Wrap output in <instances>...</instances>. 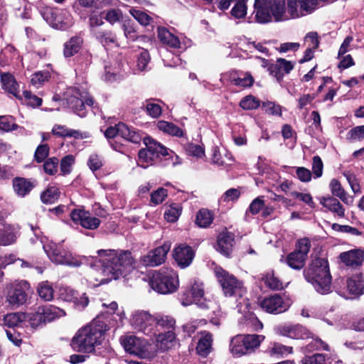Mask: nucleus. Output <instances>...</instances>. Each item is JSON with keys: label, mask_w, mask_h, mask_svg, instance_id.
Listing matches in <instances>:
<instances>
[{"label": "nucleus", "mask_w": 364, "mask_h": 364, "mask_svg": "<svg viewBox=\"0 0 364 364\" xmlns=\"http://www.w3.org/2000/svg\"><path fill=\"white\" fill-rule=\"evenodd\" d=\"M97 254L100 266L92 272V277L97 282L95 285L117 279L134 269V259L129 251L100 250Z\"/></svg>", "instance_id": "1"}, {"label": "nucleus", "mask_w": 364, "mask_h": 364, "mask_svg": "<svg viewBox=\"0 0 364 364\" xmlns=\"http://www.w3.org/2000/svg\"><path fill=\"white\" fill-rule=\"evenodd\" d=\"M304 275L318 293L326 294L331 291V276L328 261L325 258L313 259Z\"/></svg>", "instance_id": "2"}, {"label": "nucleus", "mask_w": 364, "mask_h": 364, "mask_svg": "<svg viewBox=\"0 0 364 364\" xmlns=\"http://www.w3.org/2000/svg\"><path fill=\"white\" fill-rule=\"evenodd\" d=\"M94 321L79 329L71 341L72 348L79 352L92 353L96 346L100 345L105 330Z\"/></svg>", "instance_id": "3"}, {"label": "nucleus", "mask_w": 364, "mask_h": 364, "mask_svg": "<svg viewBox=\"0 0 364 364\" xmlns=\"http://www.w3.org/2000/svg\"><path fill=\"white\" fill-rule=\"evenodd\" d=\"M214 272L222 287L224 295L235 299L238 304L237 306L241 305L245 301L242 297L246 293L242 282L220 267H215Z\"/></svg>", "instance_id": "4"}, {"label": "nucleus", "mask_w": 364, "mask_h": 364, "mask_svg": "<svg viewBox=\"0 0 364 364\" xmlns=\"http://www.w3.org/2000/svg\"><path fill=\"white\" fill-rule=\"evenodd\" d=\"M149 285L152 289L160 294H171L179 287L178 274L168 268L154 271L150 277Z\"/></svg>", "instance_id": "5"}, {"label": "nucleus", "mask_w": 364, "mask_h": 364, "mask_svg": "<svg viewBox=\"0 0 364 364\" xmlns=\"http://www.w3.org/2000/svg\"><path fill=\"white\" fill-rule=\"evenodd\" d=\"M43 249L51 262L56 264L77 267L87 260L85 257L74 255L60 244H47L43 245Z\"/></svg>", "instance_id": "6"}, {"label": "nucleus", "mask_w": 364, "mask_h": 364, "mask_svg": "<svg viewBox=\"0 0 364 364\" xmlns=\"http://www.w3.org/2000/svg\"><path fill=\"white\" fill-rule=\"evenodd\" d=\"M120 341L127 352L141 358L151 359L156 355L154 344L149 343L144 339L134 336H125L120 338Z\"/></svg>", "instance_id": "7"}, {"label": "nucleus", "mask_w": 364, "mask_h": 364, "mask_svg": "<svg viewBox=\"0 0 364 364\" xmlns=\"http://www.w3.org/2000/svg\"><path fill=\"white\" fill-rule=\"evenodd\" d=\"M144 143L146 148L138 154V164L143 168L152 165L161 156L168 155L166 147L150 137L144 138Z\"/></svg>", "instance_id": "8"}, {"label": "nucleus", "mask_w": 364, "mask_h": 364, "mask_svg": "<svg viewBox=\"0 0 364 364\" xmlns=\"http://www.w3.org/2000/svg\"><path fill=\"white\" fill-rule=\"evenodd\" d=\"M65 98L70 108L80 117L86 115L85 106H92L93 100L85 90L75 87L68 88L65 93Z\"/></svg>", "instance_id": "9"}, {"label": "nucleus", "mask_w": 364, "mask_h": 364, "mask_svg": "<svg viewBox=\"0 0 364 364\" xmlns=\"http://www.w3.org/2000/svg\"><path fill=\"white\" fill-rule=\"evenodd\" d=\"M65 98L70 108L80 117L86 115L85 106H92L93 100L85 90L75 87L68 88L65 93Z\"/></svg>", "instance_id": "10"}, {"label": "nucleus", "mask_w": 364, "mask_h": 364, "mask_svg": "<svg viewBox=\"0 0 364 364\" xmlns=\"http://www.w3.org/2000/svg\"><path fill=\"white\" fill-rule=\"evenodd\" d=\"M43 15L46 21L56 29L65 30L73 24L71 15L66 10L48 9Z\"/></svg>", "instance_id": "11"}, {"label": "nucleus", "mask_w": 364, "mask_h": 364, "mask_svg": "<svg viewBox=\"0 0 364 364\" xmlns=\"http://www.w3.org/2000/svg\"><path fill=\"white\" fill-rule=\"evenodd\" d=\"M130 324L134 329L150 335L156 326V319L146 311H136L131 316Z\"/></svg>", "instance_id": "12"}, {"label": "nucleus", "mask_w": 364, "mask_h": 364, "mask_svg": "<svg viewBox=\"0 0 364 364\" xmlns=\"http://www.w3.org/2000/svg\"><path fill=\"white\" fill-rule=\"evenodd\" d=\"M291 306L290 301L279 294L265 297L259 302V306L269 314H281L286 311Z\"/></svg>", "instance_id": "13"}, {"label": "nucleus", "mask_w": 364, "mask_h": 364, "mask_svg": "<svg viewBox=\"0 0 364 364\" xmlns=\"http://www.w3.org/2000/svg\"><path fill=\"white\" fill-rule=\"evenodd\" d=\"M107 139H113L120 136L123 139L132 143H139L141 140V135L134 129H131L124 123H119L114 127H108L105 132Z\"/></svg>", "instance_id": "14"}, {"label": "nucleus", "mask_w": 364, "mask_h": 364, "mask_svg": "<svg viewBox=\"0 0 364 364\" xmlns=\"http://www.w3.org/2000/svg\"><path fill=\"white\" fill-rule=\"evenodd\" d=\"M204 294L203 284L198 281H194L185 291L183 294L185 298L181 299V304L183 306H187L192 303H196L201 308H207L208 306L204 302H200V299L203 298Z\"/></svg>", "instance_id": "15"}, {"label": "nucleus", "mask_w": 364, "mask_h": 364, "mask_svg": "<svg viewBox=\"0 0 364 364\" xmlns=\"http://www.w3.org/2000/svg\"><path fill=\"white\" fill-rule=\"evenodd\" d=\"M171 244L165 242L163 245L158 247L140 259V262L145 267H156L165 262L166 255L170 250Z\"/></svg>", "instance_id": "16"}, {"label": "nucleus", "mask_w": 364, "mask_h": 364, "mask_svg": "<svg viewBox=\"0 0 364 364\" xmlns=\"http://www.w3.org/2000/svg\"><path fill=\"white\" fill-rule=\"evenodd\" d=\"M30 285L26 281L16 282L11 285L7 294V301L12 306L24 304L27 299V294Z\"/></svg>", "instance_id": "17"}, {"label": "nucleus", "mask_w": 364, "mask_h": 364, "mask_svg": "<svg viewBox=\"0 0 364 364\" xmlns=\"http://www.w3.org/2000/svg\"><path fill=\"white\" fill-rule=\"evenodd\" d=\"M318 0H287L289 12L292 18H299L312 13L316 8Z\"/></svg>", "instance_id": "18"}, {"label": "nucleus", "mask_w": 364, "mask_h": 364, "mask_svg": "<svg viewBox=\"0 0 364 364\" xmlns=\"http://www.w3.org/2000/svg\"><path fill=\"white\" fill-rule=\"evenodd\" d=\"M60 298L74 304L76 308L84 309L88 305L89 299L85 293H79L68 287H63L59 290Z\"/></svg>", "instance_id": "19"}, {"label": "nucleus", "mask_w": 364, "mask_h": 364, "mask_svg": "<svg viewBox=\"0 0 364 364\" xmlns=\"http://www.w3.org/2000/svg\"><path fill=\"white\" fill-rule=\"evenodd\" d=\"M267 4L275 21H282L293 18L289 12V5L286 7L285 0H268Z\"/></svg>", "instance_id": "20"}, {"label": "nucleus", "mask_w": 364, "mask_h": 364, "mask_svg": "<svg viewBox=\"0 0 364 364\" xmlns=\"http://www.w3.org/2000/svg\"><path fill=\"white\" fill-rule=\"evenodd\" d=\"M280 335L294 339H307L311 337V333L305 327L299 325H284L279 327Z\"/></svg>", "instance_id": "21"}, {"label": "nucleus", "mask_w": 364, "mask_h": 364, "mask_svg": "<svg viewBox=\"0 0 364 364\" xmlns=\"http://www.w3.org/2000/svg\"><path fill=\"white\" fill-rule=\"evenodd\" d=\"M173 257L178 266L182 268L191 264L194 257V252L191 247L180 245L174 249Z\"/></svg>", "instance_id": "22"}, {"label": "nucleus", "mask_w": 364, "mask_h": 364, "mask_svg": "<svg viewBox=\"0 0 364 364\" xmlns=\"http://www.w3.org/2000/svg\"><path fill=\"white\" fill-rule=\"evenodd\" d=\"M234 236L228 231L221 232L218 236L216 250L221 254L229 256L233 246Z\"/></svg>", "instance_id": "23"}, {"label": "nucleus", "mask_w": 364, "mask_h": 364, "mask_svg": "<svg viewBox=\"0 0 364 364\" xmlns=\"http://www.w3.org/2000/svg\"><path fill=\"white\" fill-rule=\"evenodd\" d=\"M294 67V64L284 58H278L274 65H272L269 70L270 74L276 77L277 80L283 78L284 73H289Z\"/></svg>", "instance_id": "24"}, {"label": "nucleus", "mask_w": 364, "mask_h": 364, "mask_svg": "<svg viewBox=\"0 0 364 364\" xmlns=\"http://www.w3.org/2000/svg\"><path fill=\"white\" fill-rule=\"evenodd\" d=\"M341 262L347 266H358L363 261V252L359 250H352L340 254Z\"/></svg>", "instance_id": "25"}, {"label": "nucleus", "mask_w": 364, "mask_h": 364, "mask_svg": "<svg viewBox=\"0 0 364 364\" xmlns=\"http://www.w3.org/2000/svg\"><path fill=\"white\" fill-rule=\"evenodd\" d=\"M1 80L4 90L12 94L16 98L21 100H23L21 95L19 94L18 85L11 75L9 73L1 74Z\"/></svg>", "instance_id": "26"}, {"label": "nucleus", "mask_w": 364, "mask_h": 364, "mask_svg": "<svg viewBox=\"0 0 364 364\" xmlns=\"http://www.w3.org/2000/svg\"><path fill=\"white\" fill-rule=\"evenodd\" d=\"M321 204L339 218L345 216V209L341 203L335 198H322L320 200Z\"/></svg>", "instance_id": "27"}, {"label": "nucleus", "mask_w": 364, "mask_h": 364, "mask_svg": "<svg viewBox=\"0 0 364 364\" xmlns=\"http://www.w3.org/2000/svg\"><path fill=\"white\" fill-rule=\"evenodd\" d=\"M243 335H237L233 337L230 343V351L235 357L249 354L245 346V341Z\"/></svg>", "instance_id": "28"}, {"label": "nucleus", "mask_w": 364, "mask_h": 364, "mask_svg": "<svg viewBox=\"0 0 364 364\" xmlns=\"http://www.w3.org/2000/svg\"><path fill=\"white\" fill-rule=\"evenodd\" d=\"M212 343V334L207 331L202 332L196 347L197 353L203 357H206L211 352Z\"/></svg>", "instance_id": "29"}, {"label": "nucleus", "mask_w": 364, "mask_h": 364, "mask_svg": "<svg viewBox=\"0 0 364 364\" xmlns=\"http://www.w3.org/2000/svg\"><path fill=\"white\" fill-rule=\"evenodd\" d=\"M52 133L55 136L63 138L74 137L75 139H83L87 137L85 133H81L77 130L71 129L60 124H55L52 129Z\"/></svg>", "instance_id": "30"}, {"label": "nucleus", "mask_w": 364, "mask_h": 364, "mask_svg": "<svg viewBox=\"0 0 364 364\" xmlns=\"http://www.w3.org/2000/svg\"><path fill=\"white\" fill-rule=\"evenodd\" d=\"M175 340V333L173 331L169 330L165 333H159L156 340L155 349L156 348L161 350H166L171 348L173 342Z\"/></svg>", "instance_id": "31"}, {"label": "nucleus", "mask_w": 364, "mask_h": 364, "mask_svg": "<svg viewBox=\"0 0 364 364\" xmlns=\"http://www.w3.org/2000/svg\"><path fill=\"white\" fill-rule=\"evenodd\" d=\"M158 38L163 43L171 48H181V42L178 38L165 28H158Z\"/></svg>", "instance_id": "32"}, {"label": "nucleus", "mask_w": 364, "mask_h": 364, "mask_svg": "<svg viewBox=\"0 0 364 364\" xmlns=\"http://www.w3.org/2000/svg\"><path fill=\"white\" fill-rule=\"evenodd\" d=\"M89 212L85 211L83 209H74L70 213V218L72 220L76 223L80 224L82 227L87 229H95V227L97 223L96 220H92V225L88 224L85 222Z\"/></svg>", "instance_id": "33"}, {"label": "nucleus", "mask_w": 364, "mask_h": 364, "mask_svg": "<svg viewBox=\"0 0 364 364\" xmlns=\"http://www.w3.org/2000/svg\"><path fill=\"white\" fill-rule=\"evenodd\" d=\"M347 289L350 294L359 296L363 294L364 281L360 274H355L350 277L347 281Z\"/></svg>", "instance_id": "34"}, {"label": "nucleus", "mask_w": 364, "mask_h": 364, "mask_svg": "<svg viewBox=\"0 0 364 364\" xmlns=\"http://www.w3.org/2000/svg\"><path fill=\"white\" fill-rule=\"evenodd\" d=\"M16 240V232L11 225L0 227V245L6 246L13 244Z\"/></svg>", "instance_id": "35"}, {"label": "nucleus", "mask_w": 364, "mask_h": 364, "mask_svg": "<svg viewBox=\"0 0 364 364\" xmlns=\"http://www.w3.org/2000/svg\"><path fill=\"white\" fill-rule=\"evenodd\" d=\"M3 321L4 324L9 327L25 326H26V314L23 312L8 314Z\"/></svg>", "instance_id": "36"}, {"label": "nucleus", "mask_w": 364, "mask_h": 364, "mask_svg": "<svg viewBox=\"0 0 364 364\" xmlns=\"http://www.w3.org/2000/svg\"><path fill=\"white\" fill-rule=\"evenodd\" d=\"M13 187L18 196L24 197L32 190L34 184L23 178H16L13 181Z\"/></svg>", "instance_id": "37"}, {"label": "nucleus", "mask_w": 364, "mask_h": 364, "mask_svg": "<svg viewBox=\"0 0 364 364\" xmlns=\"http://www.w3.org/2000/svg\"><path fill=\"white\" fill-rule=\"evenodd\" d=\"M41 314H43L45 322H50L55 318H60L65 315L63 309H60L55 306H40Z\"/></svg>", "instance_id": "38"}, {"label": "nucleus", "mask_w": 364, "mask_h": 364, "mask_svg": "<svg viewBox=\"0 0 364 364\" xmlns=\"http://www.w3.org/2000/svg\"><path fill=\"white\" fill-rule=\"evenodd\" d=\"M212 163L219 166H230L233 162L232 154L228 151L220 153L218 148L213 150Z\"/></svg>", "instance_id": "39"}, {"label": "nucleus", "mask_w": 364, "mask_h": 364, "mask_svg": "<svg viewBox=\"0 0 364 364\" xmlns=\"http://www.w3.org/2000/svg\"><path fill=\"white\" fill-rule=\"evenodd\" d=\"M157 127L160 131L172 136H181L183 135V130L171 122L159 121Z\"/></svg>", "instance_id": "40"}, {"label": "nucleus", "mask_w": 364, "mask_h": 364, "mask_svg": "<svg viewBox=\"0 0 364 364\" xmlns=\"http://www.w3.org/2000/svg\"><path fill=\"white\" fill-rule=\"evenodd\" d=\"M41 309L39 306L35 312L26 314V326L29 325L31 327L35 328L45 323L46 322L43 314H41Z\"/></svg>", "instance_id": "41"}, {"label": "nucleus", "mask_w": 364, "mask_h": 364, "mask_svg": "<svg viewBox=\"0 0 364 364\" xmlns=\"http://www.w3.org/2000/svg\"><path fill=\"white\" fill-rule=\"evenodd\" d=\"M182 208L180 204L172 203L166 206L164 211V218L170 223L176 222L181 214Z\"/></svg>", "instance_id": "42"}, {"label": "nucleus", "mask_w": 364, "mask_h": 364, "mask_svg": "<svg viewBox=\"0 0 364 364\" xmlns=\"http://www.w3.org/2000/svg\"><path fill=\"white\" fill-rule=\"evenodd\" d=\"M82 40L79 37H73L65 44L64 55L70 57L77 53L81 47Z\"/></svg>", "instance_id": "43"}, {"label": "nucleus", "mask_w": 364, "mask_h": 364, "mask_svg": "<svg viewBox=\"0 0 364 364\" xmlns=\"http://www.w3.org/2000/svg\"><path fill=\"white\" fill-rule=\"evenodd\" d=\"M213 220V215L207 209L200 210L196 218V223L200 228L208 227Z\"/></svg>", "instance_id": "44"}, {"label": "nucleus", "mask_w": 364, "mask_h": 364, "mask_svg": "<svg viewBox=\"0 0 364 364\" xmlns=\"http://www.w3.org/2000/svg\"><path fill=\"white\" fill-rule=\"evenodd\" d=\"M255 8V18L257 22L264 23L271 21L272 16L267 4H260Z\"/></svg>", "instance_id": "45"}, {"label": "nucleus", "mask_w": 364, "mask_h": 364, "mask_svg": "<svg viewBox=\"0 0 364 364\" xmlns=\"http://www.w3.org/2000/svg\"><path fill=\"white\" fill-rule=\"evenodd\" d=\"M268 353L271 356L283 357L292 353V348L279 343H274L269 347Z\"/></svg>", "instance_id": "46"}, {"label": "nucleus", "mask_w": 364, "mask_h": 364, "mask_svg": "<svg viewBox=\"0 0 364 364\" xmlns=\"http://www.w3.org/2000/svg\"><path fill=\"white\" fill-rule=\"evenodd\" d=\"M244 338L248 353H251L260 346V343L264 339V336L262 335L248 334L244 336Z\"/></svg>", "instance_id": "47"}, {"label": "nucleus", "mask_w": 364, "mask_h": 364, "mask_svg": "<svg viewBox=\"0 0 364 364\" xmlns=\"http://www.w3.org/2000/svg\"><path fill=\"white\" fill-rule=\"evenodd\" d=\"M38 294L44 301H48L53 299L54 291L52 285L47 281L42 282L38 284Z\"/></svg>", "instance_id": "48"}, {"label": "nucleus", "mask_w": 364, "mask_h": 364, "mask_svg": "<svg viewBox=\"0 0 364 364\" xmlns=\"http://www.w3.org/2000/svg\"><path fill=\"white\" fill-rule=\"evenodd\" d=\"M306 259L304 256L294 251L288 255L287 262L291 268L301 269L304 266Z\"/></svg>", "instance_id": "49"}, {"label": "nucleus", "mask_w": 364, "mask_h": 364, "mask_svg": "<svg viewBox=\"0 0 364 364\" xmlns=\"http://www.w3.org/2000/svg\"><path fill=\"white\" fill-rule=\"evenodd\" d=\"M94 34L96 38L105 46L115 43L116 36L112 31L98 30L94 31Z\"/></svg>", "instance_id": "50"}, {"label": "nucleus", "mask_w": 364, "mask_h": 364, "mask_svg": "<svg viewBox=\"0 0 364 364\" xmlns=\"http://www.w3.org/2000/svg\"><path fill=\"white\" fill-rule=\"evenodd\" d=\"M59 194V190L56 186H49L41 193V198L44 203H53L58 200Z\"/></svg>", "instance_id": "51"}, {"label": "nucleus", "mask_w": 364, "mask_h": 364, "mask_svg": "<svg viewBox=\"0 0 364 364\" xmlns=\"http://www.w3.org/2000/svg\"><path fill=\"white\" fill-rule=\"evenodd\" d=\"M247 0H236L231 10V14L237 18H244L247 14L246 2Z\"/></svg>", "instance_id": "52"}, {"label": "nucleus", "mask_w": 364, "mask_h": 364, "mask_svg": "<svg viewBox=\"0 0 364 364\" xmlns=\"http://www.w3.org/2000/svg\"><path fill=\"white\" fill-rule=\"evenodd\" d=\"M129 14L142 26H146L150 24L152 18L143 11L131 9Z\"/></svg>", "instance_id": "53"}, {"label": "nucleus", "mask_w": 364, "mask_h": 364, "mask_svg": "<svg viewBox=\"0 0 364 364\" xmlns=\"http://www.w3.org/2000/svg\"><path fill=\"white\" fill-rule=\"evenodd\" d=\"M263 279L266 286L272 290H280L283 289L282 282L275 277L273 273H267Z\"/></svg>", "instance_id": "54"}, {"label": "nucleus", "mask_w": 364, "mask_h": 364, "mask_svg": "<svg viewBox=\"0 0 364 364\" xmlns=\"http://www.w3.org/2000/svg\"><path fill=\"white\" fill-rule=\"evenodd\" d=\"M253 82L254 79L250 73H245L237 77L231 79V82L233 85L242 87H250Z\"/></svg>", "instance_id": "55"}, {"label": "nucleus", "mask_w": 364, "mask_h": 364, "mask_svg": "<svg viewBox=\"0 0 364 364\" xmlns=\"http://www.w3.org/2000/svg\"><path fill=\"white\" fill-rule=\"evenodd\" d=\"M103 14L105 15L104 18L112 25L119 22L122 18V13L119 9H109L105 11Z\"/></svg>", "instance_id": "56"}, {"label": "nucleus", "mask_w": 364, "mask_h": 364, "mask_svg": "<svg viewBox=\"0 0 364 364\" xmlns=\"http://www.w3.org/2000/svg\"><path fill=\"white\" fill-rule=\"evenodd\" d=\"M240 106L243 109H255L259 106V101L253 95H247L242 99Z\"/></svg>", "instance_id": "57"}, {"label": "nucleus", "mask_w": 364, "mask_h": 364, "mask_svg": "<svg viewBox=\"0 0 364 364\" xmlns=\"http://www.w3.org/2000/svg\"><path fill=\"white\" fill-rule=\"evenodd\" d=\"M150 60L149 52L145 49H141L137 57L136 67L138 70L144 71Z\"/></svg>", "instance_id": "58"}, {"label": "nucleus", "mask_w": 364, "mask_h": 364, "mask_svg": "<svg viewBox=\"0 0 364 364\" xmlns=\"http://www.w3.org/2000/svg\"><path fill=\"white\" fill-rule=\"evenodd\" d=\"M156 325L161 326L164 328L168 329V331L174 328L176 321L170 316H161L159 318H155Z\"/></svg>", "instance_id": "59"}, {"label": "nucleus", "mask_w": 364, "mask_h": 364, "mask_svg": "<svg viewBox=\"0 0 364 364\" xmlns=\"http://www.w3.org/2000/svg\"><path fill=\"white\" fill-rule=\"evenodd\" d=\"M18 125L11 116H0V129L9 132L16 129Z\"/></svg>", "instance_id": "60"}, {"label": "nucleus", "mask_w": 364, "mask_h": 364, "mask_svg": "<svg viewBox=\"0 0 364 364\" xmlns=\"http://www.w3.org/2000/svg\"><path fill=\"white\" fill-rule=\"evenodd\" d=\"M296 247L294 251L306 258L311 247L309 240L306 237L299 240Z\"/></svg>", "instance_id": "61"}, {"label": "nucleus", "mask_w": 364, "mask_h": 364, "mask_svg": "<svg viewBox=\"0 0 364 364\" xmlns=\"http://www.w3.org/2000/svg\"><path fill=\"white\" fill-rule=\"evenodd\" d=\"M364 137V125L355 127L348 131L346 139L351 141H358Z\"/></svg>", "instance_id": "62"}, {"label": "nucleus", "mask_w": 364, "mask_h": 364, "mask_svg": "<svg viewBox=\"0 0 364 364\" xmlns=\"http://www.w3.org/2000/svg\"><path fill=\"white\" fill-rule=\"evenodd\" d=\"M186 151L188 155L196 158H202L205 156L204 148L198 144H189L186 146Z\"/></svg>", "instance_id": "63"}, {"label": "nucleus", "mask_w": 364, "mask_h": 364, "mask_svg": "<svg viewBox=\"0 0 364 364\" xmlns=\"http://www.w3.org/2000/svg\"><path fill=\"white\" fill-rule=\"evenodd\" d=\"M49 73L47 71H39L33 75L31 82L36 87L41 86L43 82L48 80Z\"/></svg>", "instance_id": "64"}]
</instances>
